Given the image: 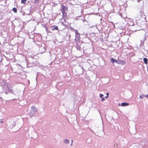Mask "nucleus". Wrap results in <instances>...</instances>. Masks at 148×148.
Returning <instances> with one entry per match:
<instances>
[{"mask_svg": "<svg viewBox=\"0 0 148 148\" xmlns=\"http://www.w3.org/2000/svg\"><path fill=\"white\" fill-rule=\"evenodd\" d=\"M61 7H62L61 11L62 13V18L66 19L68 18L69 17L67 16V12H66L68 11V7L65 6L64 5H61Z\"/></svg>", "mask_w": 148, "mask_h": 148, "instance_id": "f257e3e1", "label": "nucleus"}, {"mask_svg": "<svg viewBox=\"0 0 148 148\" xmlns=\"http://www.w3.org/2000/svg\"><path fill=\"white\" fill-rule=\"evenodd\" d=\"M145 144V141L143 140L139 143H137L135 144L133 146V148H143Z\"/></svg>", "mask_w": 148, "mask_h": 148, "instance_id": "f03ea898", "label": "nucleus"}, {"mask_svg": "<svg viewBox=\"0 0 148 148\" xmlns=\"http://www.w3.org/2000/svg\"><path fill=\"white\" fill-rule=\"evenodd\" d=\"M74 30L75 31V40L76 41V43L77 44V43L78 42H80V37L79 34L77 31L76 30Z\"/></svg>", "mask_w": 148, "mask_h": 148, "instance_id": "7ed1b4c3", "label": "nucleus"}, {"mask_svg": "<svg viewBox=\"0 0 148 148\" xmlns=\"http://www.w3.org/2000/svg\"><path fill=\"white\" fill-rule=\"evenodd\" d=\"M4 85L6 87L8 88V89L7 91L8 92H12L13 90H11V86L7 82H5L4 83Z\"/></svg>", "mask_w": 148, "mask_h": 148, "instance_id": "20e7f679", "label": "nucleus"}, {"mask_svg": "<svg viewBox=\"0 0 148 148\" xmlns=\"http://www.w3.org/2000/svg\"><path fill=\"white\" fill-rule=\"evenodd\" d=\"M8 124L10 128H11L14 127L16 124V123L14 121H10Z\"/></svg>", "mask_w": 148, "mask_h": 148, "instance_id": "39448f33", "label": "nucleus"}, {"mask_svg": "<svg viewBox=\"0 0 148 148\" xmlns=\"http://www.w3.org/2000/svg\"><path fill=\"white\" fill-rule=\"evenodd\" d=\"M116 63L118 64L124 65L125 64L126 62L125 61L121 60H119L116 61Z\"/></svg>", "mask_w": 148, "mask_h": 148, "instance_id": "423d86ee", "label": "nucleus"}, {"mask_svg": "<svg viewBox=\"0 0 148 148\" xmlns=\"http://www.w3.org/2000/svg\"><path fill=\"white\" fill-rule=\"evenodd\" d=\"M52 30H58V26H56L55 25H54L51 26Z\"/></svg>", "mask_w": 148, "mask_h": 148, "instance_id": "0eeeda50", "label": "nucleus"}, {"mask_svg": "<svg viewBox=\"0 0 148 148\" xmlns=\"http://www.w3.org/2000/svg\"><path fill=\"white\" fill-rule=\"evenodd\" d=\"M63 142L65 144H69V140L68 139H64L63 140Z\"/></svg>", "mask_w": 148, "mask_h": 148, "instance_id": "6e6552de", "label": "nucleus"}, {"mask_svg": "<svg viewBox=\"0 0 148 148\" xmlns=\"http://www.w3.org/2000/svg\"><path fill=\"white\" fill-rule=\"evenodd\" d=\"M109 94V93L107 92L106 93V96L105 97V98L104 97H103L104 96L102 94V101H103L105 99V98H106V99L108 98V97Z\"/></svg>", "mask_w": 148, "mask_h": 148, "instance_id": "1a4fd4ad", "label": "nucleus"}, {"mask_svg": "<svg viewBox=\"0 0 148 148\" xmlns=\"http://www.w3.org/2000/svg\"><path fill=\"white\" fill-rule=\"evenodd\" d=\"M129 104V103H121V105L122 106H128Z\"/></svg>", "mask_w": 148, "mask_h": 148, "instance_id": "9d476101", "label": "nucleus"}, {"mask_svg": "<svg viewBox=\"0 0 148 148\" xmlns=\"http://www.w3.org/2000/svg\"><path fill=\"white\" fill-rule=\"evenodd\" d=\"M31 109L34 112H36V107L34 106L32 107Z\"/></svg>", "mask_w": 148, "mask_h": 148, "instance_id": "9b49d317", "label": "nucleus"}, {"mask_svg": "<svg viewBox=\"0 0 148 148\" xmlns=\"http://www.w3.org/2000/svg\"><path fill=\"white\" fill-rule=\"evenodd\" d=\"M110 61L112 63H114L115 62H116V61H117V60H115L113 58H111Z\"/></svg>", "mask_w": 148, "mask_h": 148, "instance_id": "f8f14e48", "label": "nucleus"}, {"mask_svg": "<svg viewBox=\"0 0 148 148\" xmlns=\"http://www.w3.org/2000/svg\"><path fill=\"white\" fill-rule=\"evenodd\" d=\"M143 60L144 63L146 64H147L148 63V60L147 58H144L143 59Z\"/></svg>", "mask_w": 148, "mask_h": 148, "instance_id": "ddd939ff", "label": "nucleus"}, {"mask_svg": "<svg viewBox=\"0 0 148 148\" xmlns=\"http://www.w3.org/2000/svg\"><path fill=\"white\" fill-rule=\"evenodd\" d=\"M27 0H21V3L23 4H25L26 3Z\"/></svg>", "mask_w": 148, "mask_h": 148, "instance_id": "4468645a", "label": "nucleus"}, {"mask_svg": "<svg viewBox=\"0 0 148 148\" xmlns=\"http://www.w3.org/2000/svg\"><path fill=\"white\" fill-rule=\"evenodd\" d=\"M12 10L14 12L16 13L17 12V10L16 8H14L12 9Z\"/></svg>", "mask_w": 148, "mask_h": 148, "instance_id": "2eb2a0df", "label": "nucleus"}, {"mask_svg": "<svg viewBox=\"0 0 148 148\" xmlns=\"http://www.w3.org/2000/svg\"><path fill=\"white\" fill-rule=\"evenodd\" d=\"M40 0H34V3H38L39 2Z\"/></svg>", "mask_w": 148, "mask_h": 148, "instance_id": "dca6fc26", "label": "nucleus"}, {"mask_svg": "<svg viewBox=\"0 0 148 148\" xmlns=\"http://www.w3.org/2000/svg\"><path fill=\"white\" fill-rule=\"evenodd\" d=\"M71 142H71V146H72V145H73V140H71Z\"/></svg>", "mask_w": 148, "mask_h": 148, "instance_id": "f3484780", "label": "nucleus"}, {"mask_svg": "<svg viewBox=\"0 0 148 148\" xmlns=\"http://www.w3.org/2000/svg\"><path fill=\"white\" fill-rule=\"evenodd\" d=\"M117 146V145L116 144H115L114 145V147H116Z\"/></svg>", "mask_w": 148, "mask_h": 148, "instance_id": "a211bd4d", "label": "nucleus"}, {"mask_svg": "<svg viewBox=\"0 0 148 148\" xmlns=\"http://www.w3.org/2000/svg\"><path fill=\"white\" fill-rule=\"evenodd\" d=\"M145 97L148 98V94L147 95H146Z\"/></svg>", "mask_w": 148, "mask_h": 148, "instance_id": "6ab92c4d", "label": "nucleus"}, {"mask_svg": "<svg viewBox=\"0 0 148 148\" xmlns=\"http://www.w3.org/2000/svg\"><path fill=\"white\" fill-rule=\"evenodd\" d=\"M100 98H102V94H100Z\"/></svg>", "mask_w": 148, "mask_h": 148, "instance_id": "aec40b11", "label": "nucleus"}, {"mask_svg": "<svg viewBox=\"0 0 148 148\" xmlns=\"http://www.w3.org/2000/svg\"><path fill=\"white\" fill-rule=\"evenodd\" d=\"M147 71L148 73V66H147Z\"/></svg>", "mask_w": 148, "mask_h": 148, "instance_id": "412c9836", "label": "nucleus"}, {"mask_svg": "<svg viewBox=\"0 0 148 148\" xmlns=\"http://www.w3.org/2000/svg\"><path fill=\"white\" fill-rule=\"evenodd\" d=\"M3 123V121H1V123Z\"/></svg>", "mask_w": 148, "mask_h": 148, "instance_id": "4be33fe9", "label": "nucleus"}, {"mask_svg": "<svg viewBox=\"0 0 148 148\" xmlns=\"http://www.w3.org/2000/svg\"><path fill=\"white\" fill-rule=\"evenodd\" d=\"M140 98H141V99H142V98H143V97H141V96H140Z\"/></svg>", "mask_w": 148, "mask_h": 148, "instance_id": "5701e85b", "label": "nucleus"}, {"mask_svg": "<svg viewBox=\"0 0 148 148\" xmlns=\"http://www.w3.org/2000/svg\"><path fill=\"white\" fill-rule=\"evenodd\" d=\"M5 93L6 94H7V92H5Z\"/></svg>", "mask_w": 148, "mask_h": 148, "instance_id": "b1692460", "label": "nucleus"}, {"mask_svg": "<svg viewBox=\"0 0 148 148\" xmlns=\"http://www.w3.org/2000/svg\"><path fill=\"white\" fill-rule=\"evenodd\" d=\"M76 123H77V121H76Z\"/></svg>", "mask_w": 148, "mask_h": 148, "instance_id": "393cba45", "label": "nucleus"}]
</instances>
